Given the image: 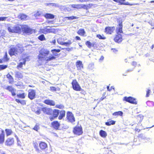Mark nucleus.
<instances>
[{
	"mask_svg": "<svg viewBox=\"0 0 154 154\" xmlns=\"http://www.w3.org/2000/svg\"><path fill=\"white\" fill-rule=\"evenodd\" d=\"M33 145L34 148L36 149V150L37 151L39 150L38 148V144L36 141H33Z\"/></svg>",
	"mask_w": 154,
	"mask_h": 154,
	"instance_id": "bb28decb",
	"label": "nucleus"
},
{
	"mask_svg": "<svg viewBox=\"0 0 154 154\" xmlns=\"http://www.w3.org/2000/svg\"><path fill=\"white\" fill-rule=\"evenodd\" d=\"M5 131L7 136H9L11 135L12 133V130L10 129H6Z\"/></svg>",
	"mask_w": 154,
	"mask_h": 154,
	"instance_id": "2f4dec72",
	"label": "nucleus"
},
{
	"mask_svg": "<svg viewBox=\"0 0 154 154\" xmlns=\"http://www.w3.org/2000/svg\"><path fill=\"white\" fill-rule=\"evenodd\" d=\"M50 42L51 43H52L53 44H55V43H56V40H55V39H54V40H53V41H51Z\"/></svg>",
	"mask_w": 154,
	"mask_h": 154,
	"instance_id": "680f3d73",
	"label": "nucleus"
},
{
	"mask_svg": "<svg viewBox=\"0 0 154 154\" xmlns=\"http://www.w3.org/2000/svg\"><path fill=\"white\" fill-rule=\"evenodd\" d=\"M72 43V41L70 40H69L67 42H64L63 45H65L66 46H68Z\"/></svg>",
	"mask_w": 154,
	"mask_h": 154,
	"instance_id": "72a5a7b5",
	"label": "nucleus"
},
{
	"mask_svg": "<svg viewBox=\"0 0 154 154\" xmlns=\"http://www.w3.org/2000/svg\"><path fill=\"white\" fill-rule=\"evenodd\" d=\"M56 107H57V108H59V109H63L64 107L62 105H57L56 106Z\"/></svg>",
	"mask_w": 154,
	"mask_h": 154,
	"instance_id": "864d4df0",
	"label": "nucleus"
},
{
	"mask_svg": "<svg viewBox=\"0 0 154 154\" xmlns=\"http://www.w3.org/2000/svg\"><path fill=\"white\" fill-rule=\"evenodd\" d=\"M66 18H67L69 20H72L75 19H77L78 18V17H75L74 16H72L69 17H66Z\"/></svg>",
	"mask_w": 154,
	"mask_h": 154,
	"instance_id": "37998d69",
	"label": "nucleus"
},
{
	"mask_svg": "<svg viewBox=\"0 0 154 154\" xmlns=\"http://www.w3.org/2000/svg\"><path fill=\"white\" fill-rule=\"evenodd\" d=\"M97 37L100 39H106V37L103 35H101L100 34H98L97 35Z\"/></svg>",
	"mask_w": 154,
	"mask_h": 154,
	"instance_id": "a19ab883",
	"label": "nucleus"
},
{
	"mask_svg": "<svg viewBox=\"0 0 154 154\" xmlns=\"http://www.w3.org/2000/svg\"><path fill=\"white\" fill-rule=\"evenodd\" d=\"M115 121H113V120H111L110 121H109L108 122H106V125H107L109 126L110 125H113L115 124Z\"/></svg>",
	"mask_w": 154,
	"mask_h": 154,
	"instance_id": "473e14b6",
	"label": "nucleus"
},
{
	"mask_svg": "<svg viewBox=\"0 0 154 154\" xmlns=\"http://www.w3.org/2000/svg\"><path fill=\"white\" fill-rule=\"evenodd\" d=\"M150 90H148L146 92V97H149V93H150Z\"/></svg>",
	"mask_w": 154,
	"mask_h": 154,
	"instance_id": "5fc2aeb1",
	"label": "nucleus"
},
{
	"mask_svg": "<svg viewBox=\"0 0 154 154\" xmlns=\"http://www.w3.org/2000/svg\"><path fill=\"white\" fill-rule=\"evenodd\" d=\"M38 58L39 61L42 62L46 61L47 62L54 60L55 57L50 53L49 50L45 49H42L39 51Z\"/></svg>",
	"mask_w": 154,
	"mask_h": 154,
	"instance_id": "f257e3e1",
	"label": "nucleus"
},
{
	"mask_svg": "<svg viewBox=\"0 0 154 154\" xmlns=\"http://www.w3.org/2000/svg\"><path fill=\"white\" fill-rule=\"evenodd\" d=\"M2 59L3 61L4 62L7 61L8 60V59L7 58V52L5 53L4 57Z\"/></svg>",
	"mask_w": 154,
	"mask_h": 154,
	"instance_id": "a18cd8bd",
	"label": "nucleus"
},
{
	"mask_svg": "<svg viewBox=\"0 0 154 154\" xmlns=\"http://www.w3.org/2000/svg\"><path fill=\"white\" fill-rule=\"evenodd\" d=\"M138 117H140V121L141 122L143 119V116L142 115H140L138 116Z\"/></svg>",
	"mask_w": 154,
	"mask_h": 154,
	"instance_id": "bf43d9fd",
	"label": "nucleus"
},
{
	"mask_svg": "<svg viewBox=\"0 0 154 154\" xmlns=\"http://www.w3.org/2000/svg\"><path fill=\"white\" fill-rule=\"evenodd\" d=\"M123 114V113L122 112L119 111L118 112H114L113 113L112 115L114 116H122V115Z\"/></svg>",
	"mask_w": 154,
	"mask_h": 154,
	"instance_id": "c756f323",
	"label": "nucleus"
},
{
	"mask_svg": "<svg viewBox=\"0 0 154 154\" xmlns=\"http://www.w3.org/2000/svg\"><path fill=\"white\" fill-rule=\"evenodd\" d=\"M14 143V140L13 138H8L5 142V144L10 146L13 144Z\"/></svg>",
	"mask_w": 154,
	"mask_h": 154,
	"instance_id": "dca6fc26",
	"label": "nucleus"
},
{
	"mask_svg": "<svg viewBox=\"0 0 154 154\" xmlns=\"http://www.w3.org/2000/svg\"><path fill=\"white\" fill-rule=\"evenodd\" d=\"M6 89L10 92H11L14 89V88H13L12 86H7Z\"/></svg>",
	"mask_w": 154,
	"mask_h": 154,
	"instance_id": "c03bdc74",
	"label": "nucleus"
},
{
	"mask_svg": "<svg viewBox=\"0 0 154 154\" xmlns=\"http://www.w3.org/2000/svg\"><path fill=\"white\" fill-rule=\"evenodd\" d=\"M59 113V110L57 109H54L52 113L53 114V117L54 118L57 117L58 116Z\"/></svg>",
	"mask_w": 154,
	"mask_h": 154,
	"instance_id": "5701e85b",
	"label": "nucleus"
},
{
	"mask_svg": "<svg viewBox=\"0 0 154 154\" xmlns=\"http://www.w3.org/2000/svg\"><path fill=\"white\" fill-rule=\"evenodd\" d=\"M63 41V39L62 38H59L57 40L58 43L59 44L62 45H63L64 43V42Z\"/></svg>",
	"mask_w": 154,
	"mask_h": 154,
	"instance_id": "f704fd0d",
	"label": "nucleus"
},
{
	"mask_svg": "<svg viewBox=\"0 0 154 154\" xmlns=\"http://www.w3.org/2000/svg\"><path fill=\"white\" fill-rule=\"evenodd\" d=\"M22 29L24 32L28 35H29L32 33L33 32V30L31 28L29 27L28 26H23L22 27Z\"/></svg>",
	"mask_w": 154,
	"mask_h": 154,
	"instance_id": "0eeeda50",
	"label": "nucleus"
},
{
	"mask_svg": "<svg viewBox=\"0 0 154 154\" xmlns=\"http://www.w3.org/2000/svg\"><path fill=\"white\" fill-rule=\"evenodd\" d=\"M17 96L19 98H20L22 99H24L25 97L24 93H22L20 94H17Z\"/></svg>",
	"mask_w": 154,
	"mask_h": 154,
	"instance_id": "58836bf2",
	"label": "nucleus"
},
{
	"mask_svg": "<svg viewBox=\"0 0 154 154\" xmlns=\"http://www.w3.org/2000/svg\"><path fill=\"white\" fill-rule=\"evenodd\" d=\"M104 59V57L103 56H101L100 58V59L99 60H103Z\"/></svg>",
	"mask_w": 154,
	"mask_h": 154,
	"instance_id": "774afa93",
	"label": "nucleus"
},
{
	"mask_svg": "<svg viewBox=\"0 0 154 154\" xmlns=\"http://www.w3.org/2000/svg\"><path fill=\"white\" fill-rule=\"evenodd\" d=\"M15 100H16V101L18 103H20V100L18 99H16Z\"/></svg>",
	"mask_w": 154,
	"mask_h": 154,
	"instance_id": "338daca9",
	"label": "nucleus"
},
{
	"mask_svg": "<svg viewBox=\"0 0 154 154\" xmlns=\"http://www.w3.org/2000/svg\"><path fill=\"white\" fill-rule=\"evenodd\" d=\"M7 77L9 79V82L10 83H12L13 82V79L12 77L9 74L7 75Z\"/></svg>",
	"mask_w": 154,
	"mask_h": 154,
	"instance_id": "cd10ccee",
	"label": "nucleus"
},
{
	"mask_svg": "<svg viewBox=\"0 0 154 154\" xmlns=\"http://www.w3.org/2000/svg\"><path fill=\"white\" fill-rule=\"evenodd\" d=\"M65 111L64 110H62L60 112V114L58 117L59 119H61L63 117L65 116Z\"/></svg>",
	"mask_w": 154,
	"mask_h": 154,
	"instance_id": "a878e982",
	"label": "nucleus"
},
{
	"mask_svg": "<svg viewBox=\"0 0 154 154\" xmlns=\"http://www.w3.org/2000/svg\"><path fill=\"white\" fill-rule=\"evenodd\" d=\"M45 17L48 19H53L54 17V16L51 14H46L44 15Z\"/></svg>",
	"mask_w": 154,
	"mask_h": 154,
	"instance_id": "393cba45",
	"label": "nucleus"
},
{
	"mask_svg": "<svg viewBox=\"0 0 154 154\" xmlns=\"http://www.w3.org/2000/svg\"><path fill=\"white\" fill-rule=\"evenodd\" d=\"M16 76L18 78L22 79L23 77V75L21 73L18 72L16 74Z\"/></svg>",
	"mask_w": 154,
	"mask_h": 154,
	"instance_id": "e433bc0d",
	"label": "nucleus"
},
{
	"mask_svg": "<svg viewBox=\"0 0 154 154\" xmlns=\"http://www.w3.org/2000/svg\"><path fill=\"white\" fill-rule=\"evenodd\" d=\"M76 66L78 70H81L83 68V65L82 63L80 61H78L76 63Z\"/></svg>",
	"mask_w": 154,
	"mask_h": 154,
	"instance_id": "f3484780",
	"label": "nucleus"
},
{
	"mask_svg": "<svg viewBox=\"0 0 154 154\" xmlns=\"http://www.w3.org/2000/svg\"><path fill=\"white\" fill-rule=\"evenodd\" d=\"M35 91L33 90H29L28 94V97L31 100H32L35 98Z\"/></svg>",
	"mask_w": 154,
	"mask_h": 154,
	"instance_id": "9d476101",
	"label": "nucleus"
},
{
	"mask_svg": "<svg viewBox=\"0 0 154 154\" xmlns=\"http://www.w3.org/2000/svg\"><path fill=\"white\" fill-rule=\"evenodd\" d=\"M5 140V135L4 134V131L2 130V133L0 134V144L3 143Z\"/></svg>",
	"mask_w": 154,
	"mask_h": 154,
	"instance_id": "aec40b11",
	"label": "nucleus"
},
{
	"mask_svg": "<svg viewBox=\"0 0 154 154\" xmlns=\"http://www.w3.org/2000/svg\"><path fill=\"white\" fill-rule=\"evenodd\" d=\"M114 40L116 42L118 43H119L122 40V38L121 35L120 34H118L114 38Z\"/></svg>",
	"mask_w": 154,
	"mask_h": 154,
	"instance_id": "2eb2a0df",
	"label": "nucleus"
},
{
	"mask_svg": "<svg viewBox=\"0 0 154 154\" xmlns=\"http://www.w3.org/2000/svg\"><path fill=\"white\" fill-rule=\"evenodd\" d=\"M44 102L46 104L51 106H54L55 105V103L53 100L48 99L45 100Z\"/></svg>",
	"mask_w": 154,
	"mask_h": 154,
	"instance_id": "4468645a",
	"label": "nucleus"
},
{
	"mask_svg": "<svg viewBox=\"0 0 154 154\" xmlns=\"http://www.w3.org/2000/svg\"><path fill=\"white\" fill-rule=\"evenodd\" d=\"M115 2L119 3L121 5H133L135 4L134 3L130 4L128 2H125V0H113Z\"/></svg>",
	"mask_w": 154,
	"mask_h": 154,
	"instance_id": "9b49d317",
	"label": "nucleus"
},
{
	"mask_svg": "<svg viewBox=\"0 0 154 154\" xmlns=\"http://www.w3.org/2000/svg\"><path fill=\"white\" fill-rule=\"evenodd\" d=\"M18 17L21 20H24L27 19V16L24 14H21L19 15Z\"/></svg>",
	"mask_w": 154,
	"mask_h": 154,
	"instance_id": "c85d7f7f",
	"label": "nucleus"
},
{
	"mask_svg": "<svg viewBox=\"0 0 154 154\" xmlns=\"http://www.w3.org/2000/svg\"><path fill=\"white\" fill-rule=\"evenodd\" d=\"M8 31L11 33H18L20 31V28L19 26H10L8 28Z\"/></svg>",
	"mask_w": 154,
	"mask_h": 154,
	"instance_id": "7ed1b4c3",
	"label": "nucleus"
},
{
	"mask_svg": "<svg viewBox=\"0 0 154 154\" xmlns=\"http://www.w3.org/2000/svg\"><path fill=\"white\" fill-rule=\"evenodd\" d=\"M74 133L78 135L82 134L83 133L81 127L76 126L74 129Z\"/></svg>",
	"mask_w": 154,
	"mask_h": 154,
	"instance_id": "6e6552de",
	"label": "nucleus"
},
{
	"mask_svg": "<svg viewBox=\"0 0 154 154\" xmlns=\"http://www.w3.org/2000/svg\"><path fill=\"white\" fill-rule=\"evenodd\" d=\"M123 100L132 104H137V101L136 99L132 97H125L124 98Z\"/></svg>",
	"mask_w": 154,
	"mask_h": 154,
	"instance_id": "423d86ee",
	"label": "nucleus"
},
{
	"mask_svg": "<svg viewBox=\"0 0 154 154\" xmlns=\"http://www.w3.org/2000/svg\"><path fill=\"white\" fill-rule=\"evenodd\" d=\"M48 5H51V6H57V5L56 4H52V3H49V4H48Z\"/></svg>",
	"mask_w": 154,
	"mask_h": 154,
	"instance_id": "052dcab7",
	"label": "nucleus"
},
{
	"mask_svg": "<svg viewBox=\"0 0 154 154\" xmlns=\"http://www.w3.org/2000/svg\"><path fill=\"white\" fill-rule=\"evenodd\" d=\"M115 29L114 27H106L105 29V32L108 34H111Z\"/></svg>",
	"mask_w": 154,
	"mask_h": 154,
	"instance_id": "f8f14e48",
	"label": "nucleus"
},
{
	"mask_svg": "<svg viewBox=\"0 0 154 154\" xmlns=\"http://www.w3.org/2000/svg\"><path fill=\"white\" fill-rule=\"evenodd\" d=\"M81 2H84L88 1L89 0H79Z\"/></svg>",
	"mask_w": 154,
	"mask_h": 154,
	"instance_id": "0e129e2a",
	"label": "nucleus"
},
{
	"mask_svg": "<svg viewBox=\"0 0 154 154\" xmlns=\"http://www.w3.org/2000/svg\"><path fill=\"white\" fill-rule=\"evenodd\" d=\"M23 51V46L20 45H18L15 47H11L9 52V54L11 56L15 55L21 53Z\"/></svg>",
	"mask_w": 154,
	"mask_h": 154,
	"instance_id": "f03ea898",
	"label": "nucleus"
},
{
	"mask_svg": "<svg viewBox=\"0 0 154 154\" xmlns=\"http://www.w3.org/2000/svg\"><path fill=\"white\" fill-rule=\"evenodd\" d=\"M39 129V127L38 125L36 124L33 128V129L36 131H38Z\"/></svg>",
	"mask_w": 154,
	"mask_h": 154,
	"instance_id": "de8ad7c7",
	"label": "nucleus"
},
{
	"mask_svg": "<svg viewBox=\"0 0 154 154\" xmlns=\"http://www.w3.org/2000/svg\"><path fill=\"white\" fill-rule=\"evenodd\" d=\"M86 45L89 48H91V47L94 46V45L89 41H87L86 42Z\"/></svg>",
	"mask_w": 154,
	"mask_h": 154,
	"instance_id": "ea45409f",
	"label": "nucleus"
},
{
	"mask_svg": "<svg viewBox=\"0 0 154 154\" xmlns=\"http://www.w3.org/2000/svg\"><path fill=\"white\" fill-rule=\"evenodd\" d=\"M20 103H21V104H22L23 105L25 104H26L25 101L24 100H20Z\"/></svg>",
	"mask_w": 154,
	"mask_h": 154,
	"instance_id": "4d7b16f0",
	"label": "nucleus"
},
{
	"mask_svg": "<svg viewBox=\"0 0 154 154\" xmlns=\"http://www.w3.org/2000/svg\"><path fill=\"white\" fill-rule=\"evenodd\" d=\"M100 135L103 138H105L107 136L106 132L103 130H101L99 132Z\"/></svg>",
	"mask_w": 154,
	"mask_h": 154,
	"instance_id": "412c9836",
	"label": "nucleus"
},
{
	"mask_svg": "<svg viewBox=\"0 0 154 154\" xmlns=\"http://www.w3.org/2000/svg\"><path fill=\"white\" fill-rule=\"evenodd\" d=\"M38 39L42 41H45L46 40L44 35H41L38 37Z\"/></svg>",
	"mask_w": 154,
	"mask_h": 154,
	"instance_id": "c9c22d12",
	"label": "nucleus"
},
{
	"mask_svg": "<svg viewBox=\"0 0 154 154\" xmlns=\"http://www.w3.org/2000/svg\"><path fill=\"white\" fill-rule=\"evenodd\" d=\"M117 34H120L122 33V23H120L117 28Z\"/></svg>",
	"mask_w": 154,
	"mask_h": 154,
	"instance_id": "6ab92c4d",
	"label": "nucleus"
},
{
	"mask_svg": "<svg viewBox=\"0 0 154 154\" xmlns=\"http://www.w3.org/2000/svg\"><path fill=\"white\" fill-rule=\"evenodd\" d=\"M42 110L44 113L49 115H51L53 112L52 110L48 108H43L42 109Z\"/></svg>",
	"mask_w": 154,
	"mask_h": 154,
	"instance_id": "1a4fd4ad",
	"label": "nucleus"
},
{
	"mask_svg": "<svg viewBox=\"0 0 154 154\" xmlns=\"http://www.w3.org/2000/svg\"><path fill=\"white\" fill-rule=\"evenodd\" d=\"M8 17H0V21L7 20L10 21V18H8Z\"/></svg>",
	"mask_w": 154,
	"mask_h": 154,
	"instance_id": "7c9ffc66",
	"label": "nucleus"
},
{
	"mask_svg": "<svg viewBox=\"0 0 154 154\" xmlns=\"http://www.w3.org/2000/svg\"><path fill=\"white\" fill-rule=\"evenodd\" d=\"M53 127L55 129H58L59 128L60 124L57 121H55L52 122V124Z\"/></svg>",
	"mask_w": 154,
	"mask_h": 154,
	"instance_id": "4be33fe9",
	"label": "nucleus"
},
{
	"mask_svg": "<svg viewBox=\"0 0 154 154\" xmlns=\"http://www.w3.org/2000/svg\"><path fill=\"white\" fill-rule=\"evenodd\" d=\"M36 110H35L34 111L37 115H39L41 113V110L40 109L37 107H36Z\"/></svg>",
	"mask_w": 154,
	"mask_h": 154,
	"instance_id": "79ce46f5",
	"label": "nucleus"
},
{
	"mask_svg": "<svg viewBox=\"0 0 154 154\" xmlns=\"http://www.w3.org/2000/svg\"><path fill=\"white\" fill-rule=\"evenodd\" d=\"M22 85V83L21 82H18L16 85L17 86H20Z\"/></svg>",
	"mask_w": 154,
	"mask_h": 154,
	"instance_id": "13d9d810",
	"label": "nucleus"
},
{
	"mask_svg": "<svg viewBox=\"0 0 154 154\" xmlns=\"http://www.w3.org/2000/svg\"><path fill=\"white\" fill-rule=\"evenodd\" d=\"M72 85L74 90L76 91L81 90V88L76 80H73Z\"/></svg>",
	"mask_w": 154,
	"mask_h": 154,
	"instance_id": "39448f33",
	"label": "nucleus"
},
{
	"mask_svg": "<svg viewBox=\"0 0 154 154\" xmlns=\"http://www.w3.org/2000/svg\"><path fill=\"white\" fill-rule=\"evenodd\" d=\"M67 119L69 122L73 123L75 121L73 114L71 112H68L67 113Z\"/></svg>",
	"mask_w": 154,
	"mask_h": 154,
	"instance_id": "20e7f679",
	"label": "nucleus"
},
{
	"mask_svg": "<svg viewBox=\"0 0 154 154\" xmlns=\"http://www.w3.org/2000/svg\"><path fill=\"white\" fill-rule=\"evenodd\" d=\"M50 90L52 91H56V88L54 87H50Z\"/></svg>",
	"mask_w": 154,
	"mask_h": 154,
	"instance_id": "6e6d98bb",
	"label": "nucleus"
},
{
	"mask_svg": "<svg viewBox=\"0 0 154 154\" xmlns=\"http://www.w3.org/2000/svg\"><path fill=\"white\" fill-rule=\"evenodd\" d=\"M39 146L40 149H44L47 147V144L44 142H40Z\"/></svg>",
	"mask_w": 154,
	"mask_h": 154,
	"instance_id": "a211bd4d",
	"label": "nucleus"
},
{
	"mask_svg": "<svg viewBox=\"0 0 154 154\" xmlns=\"http://www.w3.org/2000/svg\"><path fill=\"white\" fill-rule=\"evenodd\" d=\"M41 14V12L40 11H38L36 13L34 14L35 17H37L40 15Z\"/></svg>",
	"mask_w": 154,
	"mask_h": 154,
	"instance_id": "8fccbe9b",
	"label": "nucleus"
},
{
	"mask_svg": "<svg viewBox=\"0 0 154 154\" xmlns=\"http://www.w3.org/2000/svg\"><path fill=\"white\" fill-rule=\"evenodd\" d=\"M16 90L15 89H14L11 92L12 95L13 96H14L16 95Z\"/></svg>",
	"mask_w": 154,
	"mask_h": 154,
	"instance_id": "603ef678",
	"label": "nucleus"
},
{
	"mask_svg": "<svg viewBox=\"0 0 154 154\" xmlns=\"http://www.w3.org/2000/svg\"><path fill=\"white\" fill-rule=\"evenodd\" d=\"M78 34L82 36H86L85 32L83 29H79L78 32Z\"/></svg>",
	"mask_w": 154,
	"mask_h": 154,
	"instance_id": "b1692460",
	"label": "nucleus"
},
{
	"mask_svg": "<svg viewBox=\"0 0 154 154\" xmlns=\"http://www.w3.org/2000/svg\"><path fill=\"white\" fill-rule=\"evenodd\" d=\"M42 31V32L44 33H46L47 32H50L51 30L45 28Z\"/></svg>",
	"mask_w": 154,
	"mask_h": 154,
	"instance_id": "09e8293b",
	"label": "nucleus"
},
{
	"mask_svg": "<svg viewBox=\"0 0 154 154\" xmlns=\"http://www.w3.org/2000/svg\"><path fill=\"white\" fill-rule=\"evenodd\" d=\"M26 61L25 60H24L23 62H20L19 64L17 65V67L18 68H21L22 67L23 65V64H25V63Z\"/></svg>",
	"mask_w": 154,
	"mask_h": 154,
	"instance_id": "4c0bfd02",
	"label": "nucleus"
},
{
	"mask_svg": "<svg viewBox=\"0 0 154 154\" xmlns=\"http://www.w3.org/2000/svg\"><path fill=\"white\" fill-rule=\"evenodd\" d=\"M132 65L134 66H135L137 65V63L135 62H133L132 63Z\"/></svg>",
	"mask_w": 154,
	"mask_h": 154,
	"instance_id": "e2e57ef3",
	"label": "nucleus"
},
{
	"mask_svg": "<svg viewBox=\"0 0 154 154\" xmlns=\"http://www.w3.org/2000/svg\"><path fill=\"white\" fill-rule=\"evenodd\" d=\"M60 51V49H54L51 50V51L52 52V53L54 54V55H55V53H56V52H59Z\"/></svg>",
	"mask_w": 154,
	"mask_h": 154,
	"instance_id": "49530a36",
	"label": "nucleus"
},
{
	"mask_svg": "<svg viewBox=\"0 0 154 154\" xmlns=\"http://www.w3.org/2000/svg\"><path fill=\"white\" fill-rule=\"evenodd\" d=\"M75 38H76V39L77 40H81L80 38L78 36H76L75 37Z\"/></svg>",
	"mask_w": 154,
	"mask_h": 154,
	"instance_id": "69168bd1",
	"label": "nucleus"
},
{
	"mask_svg": "<svg viewBox=\"0 0 154 154\" xmlns=\"http://www.w3.org/2000/svg\"><path fill=\"white\" fill-rule=\"evenodd\" d=\"M7 67V65H0V70L4 69L6 68Z\"/></svg>",
	"mask_w": 154,
	"mask_h": 154,
	"instance_id": "3c124183",
	"label": "nucleus"
},
{
	"mask_svg": "<svg viewBox=\"0 0 154 154\" xmlns=\"http://www.w3.org/2000/svg\"><path fill=\"white\" fill-rule=\"evenodd\" d=\"M72 7L74 8H76L77 9H80L82 8H85L86 6L82 4H79L75 5H71Z\"/></svg>",
	"mask_w": 154,
	"mask_h": 154,
	"instance_id": "ddd939ff",
	"label": "nucleus"
}]
</instances>
